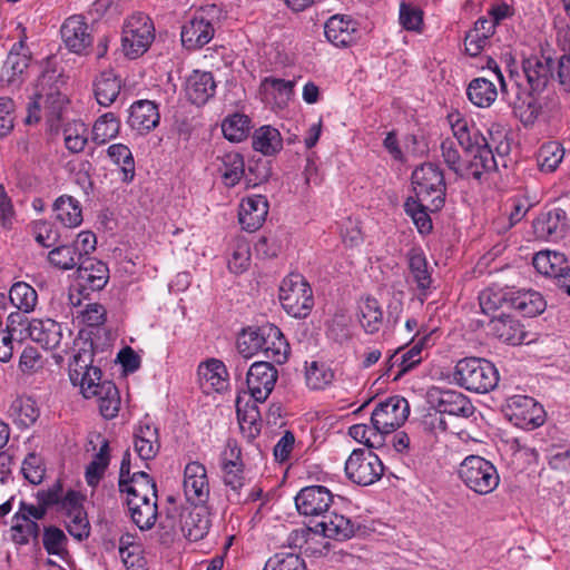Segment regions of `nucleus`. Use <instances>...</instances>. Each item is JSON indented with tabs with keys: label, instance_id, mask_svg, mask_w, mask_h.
I'll list each match as a JSON object with an SVG mask.
<instances>
[{
	"label": "nucleus",
	"instance_id": "40",
	"mask_svg": "<svg viewBox=\"0 0 570 570\" xmlns=\"http://www.w3.org/2000/svg\"><path fill=\"white\" fill-rule=\"evenodd\" d=\"M469 100L480 108L490 107L498 97L495 85L483 77L474 78L466 88Z\"/></svg>",
	"mask_w": 570,
	"mask_h": 570
},
{
	"label": "nucleus",
	"instance_id": "28",
	"mask_svg": "<svg viewBox=\"0 0 570 570\" xmlns=\"http://www.w3.org/2000/svg\"><path fill=\"white\" fill-rule=\"evenodd\" d=\"M214 27L203 16L194 17L181 28V43L187 50H197L214 37Z\"/></svg>",
	"mask_w": 570,
	"mask_h": 570
},
{
	"label": "nucleus",
	"instance_id": "50",
	"mask_svg": "<svg viewBox=\"0 0 570 570\" xmlns=\"http://www.w3.org/2000/svg\"><path fill=\"white\" fill-rule=\"evenodd\" d=\"M360 322L368 334L379 332L383 322V312L377 299L367 297L360 306Z\"/></svg>",
	"mask_w": 570,
	"mask_h": 570
},
{
	"label": "nucleus",
	"instance_id": "4",
	"mask_svg": "<svg viewBox=\"0 0 570 570\" xmlns=\"http://www.w3.org/2000/svg\"><path fill=\"white\" fill-rule=\"evenodd\" d=\"M155 39V27L151 19L136 12L129 16L122 26L121 47L122 52L130 59L142 56Z\"/></svg>",
	"mask_w": 570,
	"mask_h": 570
},
{
	"label": "nucleus",
	"instance_id": "26",
	"mask_svg": "<svg viewBox=\"0 0 570 570\" xmlns=\"http://www.w3.org/2000/svg\"><path fill=\"white\" fill-rule=\"evenodd\" d=\"M488 332L502 342L518 345L522 344L527 333L519 321L502 312L499 316H492L488 324Z\"/></svg>",
	"mask_w": 570,
	"mask_h": 570
},
{
	"label": "nucleus",
	"instance_id": "44",
	"mask_svg": "<svg viewBox=\"0 0 570 570\" xmlns=\"http://www.w3.org/2000/svg\"><path fill=\"white\" fill-rule=\"evenodd\" d=\"M30 53L9 52L2 66L0 81L7 86L20 83L23 71L28 68Z\"/></svg>",
	"mask_w": 570,
	"mask_h": 570
},
{
	"label": "nucleus",
	"instance_id": "17",
	"mask_svg": "<svg viewBox=\"0 0 570 570\" xmlns=\"http://www.w3.org/2000/svg\"><path fill=\"white\" fill-rule=\"evenodd\" d=\"M326 39L337 48H347L360 38L358 23L350 16H332L324 26Z\"/></svg>",
	"mask_w": 570,
	"mask_h": 570
},
{
	"label": "nucleus",
	"instance_id": "6",
	"mask_svg": "<svg viewBox=\"0 0 570 570\" xmlns=\"http://www.w3.org/2000/svg\"><path fill=\"white\" fill-rule=\"evenodd\" d=\"M279 301L286 313L296 318L306 317L314 306L312 288L298 273H292L283 279Z\"/></svg>",
	"mask_w": 570,
	"mask_h": 570
},
{
	"label": "nucleus",
	"instance_id": "54",
	"mask_svg": "<svg viewBox=\"0 0 570 570\" xmlns=\"http://www.w3.org/2000/svg\"><path fill=\"white\" fill-rule=\"evenodd\" d=\"M81 259L77 247L71 245L57 246L48 254L49 263L63 271L72 269L76 266L78 267Z\"/></svg>",
	"mask_w": 570,
	"mask_h": 570
},
{
	"label": "nucleus",
	"instance_id": "13",
	"mask_svg": "<svg viewBox=\"0 0 570 570\" xmlns=\"http://www.w3.org/2000/svg\"><path fill=\"white\" fill-rule=\"evenodd\" d=\"M332 492L323 485L303 488L295 497V505L299 514L322 518L333 503Z\"/></svg>",
	"mask_w": 570,
	"mask_h": 570
},
{
	"label": "nucleus",
	"instance_id": "46",
	"mask_svg": "<svg viewBox=\"0 0 570 570\" xmlns=\"http://www.w3.org/2000/svg\"><path fill=\"white\" fill-rule=\"evenodd\" d=\"M512 291L503 288L488 287L479 295V303L484 315L495 316L494 313L500 308L510 307Z\"/></svg>",
	"mask_w": 570,
	"mask_h": 570
},
{
	"label": "nucleus",
	"instance_id": "30",
	"mask_svg": "<svg viewBox=\"0 0 570 570\" xmlns=\"http://www.w3.org/2000/svg\"><path fill=\"white\" fill-rule=\"evenodd\" d=\"M27 331L30 338L46 350H53L60 345L62 337L61 326L51 318L32 320L28 323Z\"/></svg>",
	"mask_w": 570,
	"mask_h": 570
},
{
	"label": "nucleus",
	"instance_id": "23",
	"mask_svg": "<svg viewBox=\"0 0 570 570\" xmlns=\"http://www.w3.org/2000/svg\"><path fill=\"white\" fill-rule=\"evenodd\" d=\"M268 214V202L262 195L248 196L242 200L238 219L242 227L248 232L257 230Z\"/></svg>",
	"mask_w": 570,
	"mask_h": 570
},
{
	"label": "nucleus",
	"instance_id": "38",
	"mask_svg": "<svg viewBox=\"0 0 570 570\" xmlns=\"http://www.w3.org/2000/svg\"><path fill=\"white\" fill-rule=\"evenodd\" d=\"M448 122L451 126L453 136L463 150H470L474 144L487 140L479 130L470 126L469 121L462 117L459 111H453L448 115Z\"/></svg>",
	"mask_w": 570,
	"mask_h": 570
},
{
	"label": "nucleus",
	"instance_id": "53",
	"mask_svg": "<svg viewBox=\"0 0 570 570\" xmlns=\"http://www.w3.org/2000/svg\"><path fill=\"white\" fill-rule=\"evenodd\" d=\"M108 156L117 165H121L122 181L130 183L135 177V161L130 149L124 144H114L107 149Z\"/></svg>",
	"mask_w": 570,
	"mask_h": 570
},
{
	"label": "nucleus",
	"instance_id": "42",
	"mask_svg": "<svg viewBox=\"0 0 570 570\" xmlns=\"http://www.w3.org/2000/svg\"><path fill=\"white\" fill-rule=\"evenodd\" d=\"M56 219L65 227H77L82 222V212L79 202L68 195L60 196L53 204Z\"/></svg>",
	"mask_w": 570,
	"mask_h": 570
},
{
	"label": "nucleus",
	"instance_id": "58",
	"mask_svg": "<svg viewBox=\"0 0 570 570\" xmlns=\"http://www.w3.org/2000/svg\"><path fill=\"white\" fill-rule=\"evenodd\" d=\"M199 373L216 391L225 389L227 371L222 361L213 358L206 362L204 366H200Z\"/></svg>",
	"mask_w": 570,
	"mask_h": 570
},
{
	"label": "nucleus",
	"instance_id": "1",
	"mask_svg": "<svg viewBox=\"0 0 570 570\" xmlns=\"http://www.w3.org/2000/svg\"><path fill=\"white\" fill-rule=\"evenodd\" d=\"M454 379L465 390L484 394L498 385L499 373L485 358L465 357L456 363Z\"/></svg>",
	"mask_w": 570,
	"mask_h": 570
},
{
	"label": "nucleus",
	"instance_id": "57",
	"mask_svg": "<svg viewBox=\"0 0 570 570\" xmlns=\"http://www.w3.org/2000/svg\"><path fill=\"white\" fill-rule=\"evenodd\" d=\"M264 570H306V564L296 553L277 552L266 561Z\"/></svg>",
	"mask_w": 570,
	"mask_h": 570
},
{
	"label": "nucleus",
	"instance_id": "36",
	"mask_svg": "<svg viewBox=\"0 0 570 570\" xmlns=\"http://www.w3.org/2000/svg\"><path fill=\"white\" fill-rule=\"evenodd\" d=\"M407 261L413 282L420 291L419 299L423 303L426 299V291L432 283L426 258L420 249L412 248L407 253Z\"/></svg>",
	"mask_w": 570,
	"mask_h": 570
},
{
	"label": "nucleus",
	"instance_id": "41",
	"mask_svg": "<svg viewBox=\"0 0 570 570\" xmlns=\"http://www.w3.org/2000/svg\"><path fill=\"white\" fill-rule=\"evenodd\" d=\"M429 335L421 337L413 346L404 352L400 357L397 356L400 351H396L387 361V371H390L395 364L400 366L399 373L395 375L394 381L399 380L403 374L414 368L421 361V352L429 341Z\"/></svg>",
	"mask_w": 570,
	"mask_h": 570
},
{
	"label": "nucleus",
	"instance_id": "11",
	"mask_svg": "<svg viewBox=\"0 0 570 570\" xmlns=\"http://www.w3.org/2000/svg\"><path fill=\"white\" fill-rule=\"evenodd\" d=\"M272 363L255 362L246 372L247 389L255 402H265L274 390L278 372Z\"/></svg>",
	"mask_w": 570,
	"mask_h": 570
},
{
	"label": "nucleus",
	"instance_id": "10",
	"mask_svg": "<svg viewBox=\"0 0 570 570\" xmlns=\"http://www.w3.org/2000/svg\"><path fill=\"white\" fill-rule=\"evenodd\" d=\"M409 414V402L402 396L394 395L375 406L371 415V423L379 431L394 432L404 424Z\"/></svg>",
	"mask_w": 570,
	"mask_h": 570
},
{
	"label": "nucleus",
	"instance_id": "5",
	"mask_svg": "<svg viewBox=\"0 0 570 570\" xmlns=\"http://www.w3.org/2000/svg\"><path fill=\"white\" fill-rule=\"evenodd\" d=\"M53 73H43L37 86L32 100L28 104V115L24 119L27 125L36 124L40 120V109L43 105L51 118H60L63 107L67 102L65 95L60 92L59 86L53 83Z\"/></svg>",
	"mask_w": 570,
	"mask_h": 570
},
{
	"label": "nucleus",
	"instance_id": "24",
	"mask_svg": "<svg viewBox=\"0 0 570 570\" xmlns=\"http://www.w3.org/2000/svg\"><path fill=\"white\" fill-rule=\"evenodd\" d=\"M160 121L157 104L150 100L135 101L129 109L128 125L140 134L155 129Z\"/></svg>",
	"mask_w": 570,
	"mask_h": 570
},
{
	"label": "nucleus",
	"instance_id": "56",
	"mask_svg": "<svg viewBox=\"0 0 570 570\" xmlns=\"http://www.w3.org/2000/svg\"><path fill=\"white\" fill-rule=\"evenodd\" d=\"M458 142L454 139L448 137L442 140L440 145V151L443 163L446 167L455 174L458 178L463 177V159L458 149Z\"/></svg>",
	"mask_w": 570,
	"mask_h": 570
},
{
	"label": "nucleus",
	"instance_id": "8",
	"mask_svg": "<svg viewBox=\"0 0 570 570\" xmlns=\"http://www.w3.org/2000/svg\"><path fill=\"white\" fill-rule=\"evenodd\" d=\"M384 465L372 451L355 449L345 462V473L348 480L362 487L371 485L381 479Z\"/></svg>",
	"mask_w": 570,
	"mask_h": 570
},
{
	"label": "nucleus",
	"instance_id": "43",
	"mask_svg": "<svg viewBox=\"0 0 570 570\" xmlns=\"http://www.w3.org/2000/svg\"><path fill=\"white\" fill-rule=\"evenodd\" d=\"M120 79L114 71L108 70L99 75L95 81V96L99 105L110 106L120 92Z\"/></svg>",
	"mask_w": 570,
	"mask_h": 570
},
{
	"label": "nucleus",
	"instance_id": "48",
	"mask_svg": "<svg viewBox=\"0 0 570 570\" xmlns=\"http://www.w3.org/2000/svg\"><path fill=\"white\" fill-rule=\"evenodd\" d=\"M250 124L248 116L235 112L226 117L222 124L224 137L229 141L239 142L249 135Z\"/></svg>",
	"mask_w": 570,
	"mask_h": 570
},
{
	"label": "nucleus",
	"instance_id": "62",
	"mask_svg": "<svg viewBox=\"0 0 570 570\" xmlns=\"http://www.w3.org/2000/svg\"><path fill=\"white\" fill-rule=\"evenodd\" d=\"M10 411L11 414L16 416V421L24 428L33 424L39 416V411L31 399L16 400L12 403Z\"/></svg>",
	"mask_w": 570,
	"mask_h": 570
},
{
	"label": "nucleus",
	"instance_id": "31",
	"mask_svg": "<svg viewBox=\"0 0 570 570\" xmlns=\"http://www.w3.org/2000/svg\"><path fill=\"white\" fill-rule=\"evenodd\" d=\"M435 407L443 414L465 419L472 416L475 412V407L470 399L463 393L453 390L441 391Z\"/></svg>",
	"mask_w": 570,
	"mask_h": 570
},
{
	"label": "nucleus",
	"instance_id": "16",
	"mask_svg": "<svg viewBox=\"0 0 570 570\" xmlns=\"http://www.w3.org/2000/svg\"><path fill=\"white\" fill-rule=\"evenodd\" d=\"M184 493L194 505L205 504L209 498V483L206 468L197 462H189L184 470Z\"/></svg>",
	"mask_w": 570,
	"mask_h": 570
},
{
	"label": "nucleus",
	"instance_id": "45",
	"mask_svg": "<svg viewBox=\"0 0 570 570\" xmlns=\"http://www.w3.org/2000/svg\"><path fill=\"white\" fill-rule=\"evenodd\" d=\"M253 148L265 156H273L283 148L279 131L271 126H263L253 135Z\"/></svg>",
	"mask_w": 570,
	"mask_h": 570
},
{
	"label": "nucleus",
	"instance_id": "63",
	"mask_svg": "<svg viewBox=\"0 0 570 570\" xmlns=\"http://www.w3.org/2000/svg\"><path fill=\"white\" fill-rule=\"evenodd\" d=\"M67 537L57 527H46L43 530L42 543L49 554L61 556L66 551Z\"/></svg>",
	"mask_w": 570,
	"mask_h": 570
},
{
	"label": "nucleus",
	"instance_id": "12",
	"mask_svg": "<svg viewBox=\"0 0 570 570\" xmlns=\"http://www.w3.org/2000/svg\"><path fill=\"white\" fill-rule=\"evenodd\" d=\"M109 281V268L106 263L95 258L85 257L77 267L78 292L87 297L90 293L105 288Z\"/></svg>",
	"mask_w": 570,
	"mask_h": 570
},
{
	"label": "nucleus",
	"instance_id": "35",
	"mask_svg": "<svg viewBox=\"0 0 570 570\" xmlns=\"http://www.w3.org/2000/svg\"><path fill=\"white\" fill-rule=\"evenodd\" d=\"M130 518L140 530H150L157 520V500L130 499L126 500Z\"/></svg>",
	"mask_w": 570,
	"mask_h": 570
},
{
	"label": "nucleus",
	"instance_id": "34",
	"mask_svg": "<svg viewBox=\"0 0 570 570\" xmlns=\"http://www.w3.org/2000/svg\"><path fill=\"white\" fill-rule=\"evenodd\" d=\"M532 264L542 275L552 277L556 283L559 275H562L570 267L563 253L556 250H542L533 256Z\"/></svg>",
	"mask_w": 570,
	"mask_h": 570
},
{
	"label": "nucleus",
	"instance_id": "18",
	"mask_svg": "<svg viewBox=\"0 0 570 570\" xmlns=\"http://www.w3.org/2000/svg\"><path fill=\"white\" fill-rule=\"evenodd\" d=\"M223 481L227 491V499L233 503L243 502V489L246 480L243 472V463L240 460V450L230 448V459L223 461Z\"/></svg>",
	"mask_w": 570,
	"mask_h": 570
},
{
	"label": "nucleus",
	"instance_id": "14",
	"mask_svg": "<svg viewBox=\"0 0 570 570\" xmlns=\"http://www.w3.org/2000/svg\"><path fill=\"white\" fill-rule=\"evenodd\" d=\"M60 32L66 47L71 52L88 55L94 38L82 16H71L66 19Z\"/></svg>",
	"mask_w": 570,
	"mask_h": 570
},
{
	"label": "nucleus",
	"instance_id": "47",
	"mask_svg": "<svg viewBox=\"0 0 570 570\" xmlns=\"http://www.w3.org/2000/svg\"><path fill=\"white\" fill-rule=\"evenodd\" d=\"M404 209L421 234H429L432 230V220L428 212H434L435 209L432 208L430 202H421L417 198L409 197L405 200Z\"/></svg>",
	"mask_w": 570,
	"mask_h": 570
},
{
	"label": "nucleus",
	"instance_id": "32",
	"mask_svg": "<svg viewBox=\"0 0 570 570\" xmlns=\"http://www.w3.org/2000/svg\"><path fill=\"white\" fill-rule=\"evenodd\" d=\"M135 451L140 459H154L160 450L158 429L149 422H140L135 432Z\"/></svg>",
	"mask_w": 570,
	"mask_h": 570
},
{
	"label": "nucleus",
	"instance_id": "2",
	"mask_svg": "<svg viewBox=\"0 0 570 570\" xmlns=\"http://www.w3.org/2000/svg\"><path fill=\"white\" fill-rule=\"evenodd\" d=\"M414 198L430 202L433 209H440L445 200V178L439 165L425 163L412 173Z\"/></svg>",
	"mask_w": 570,
	"mask_h": 570
},
{
	"label": "nucleus",
	"instance_id": "51",
	"mask_svg": "<svg viewBox=\"0 0 570 570\" xmlns=\"http://www.w3.org/2000/svg\"><path fill=\"white\" fill-rule=\"evenodd\" d=\"M109 442L104 440L98 453L86 468V481L88 485L96 487L101 480L106 469L109 465Z\"/></svg>",
	"mask_w": 570,
	"mask_h": 570
},
{
	"label": "nucleus",
	"instance_id": "25",
	"mask_svg": "<svg viewBox=\"0 0 570 570\" xmlns=\"http://www.w3.org/2000/svg\"><path fill=\"white\" fill-rule=\"evenodd\" d=\"M567 226V213L561 208H554L547 213H542L533 222V229L537 237L547 240H557L562 238Z\"/></svg>",
	"mask_w": 570,
	"mask_h": 570
},
{
	"label": "nucleus",
	"instance_id": "60",
	"mask_svg": "<svg viewBox=\"0 0 570 570\" xmlns=\"http://www.w3.org/2000/svg\"><path fill=\"white\" fill-rule=\"evenodd\" d=\"M238 353L249 358L262 348V326L244 331L237 341Z\"/></svg>",
	"mask_w": 570,
	"mask_h": 570
},
{
	"label": "nucleus",
	"instance_id": "27",
	"mask_svg": "<svg viewBox=\"0 0 570 570\" xmlns=\"http://www.w3.org/2000/svg\"><path fill=\"white\" fill-rule=\"evenodd\" d=\"M215 90L214 76L208 71L194 70L185 82L187 99L197 106L205 105L215 95Z\"/></svg>",
	"mask_w": 570,
	"mask_h": 570
},
{
	"label": "nucleus",
	"instance_id": "49",
	"mask_svg": "<svg viewBox=\"0 0 570 570\" xmlns=\"http://www.w3.org/2000/svg\"><path fill=\"white\" fill-rule=\"evenodd\" d=\"M120 121L114 112L100 116L92 127V140L97 145H104L119 134Z\"/></svg>",
	"mask_w": 570,
	"mask_h": 570
},
{
	"label": "nucleus",
	"instance_id": "61",
	"mask_svg": "<svg viewBox=\"0 0 570 570\" xmlns=\"http://www.w3.org/2000/svg\"><path fill=\"white\" fill-rule=\"evenodd\" d=\"M558 42L564 51L559 60L558 76L562 85L570 86V26L558 31Z\"/></svg>",
	"mask_w": 570,
	"mask_h": 570
},
{
	"label": "nucleus",
	"instance_id": "33",
	"mask_svg": "<svg viewBox=\"0 0 570 570\" xmlns=\"http://www.w3.org/2000/svg\"><path fill=\"white\" fill-rule=\"evenodd\" d=\"M119 491L127 494L126 500L158 499L155 480L144 471L132 473V475L125 481V485L119 488Z\"/></svg>",
	"mask_w": 570,
	"mask_h": 570
},
{
	"label": "nucleus",
	"instance_id": "3",
	"mask_svg": "<svg viewBox=\"0 0 570 570\" xmlns=\"http://www.w3.org/2000/svg\"><path fill=\"white\" fill-rule=\"evenodd\" d=\"M458 473L465 487L481 495L493 492L500 483L497 468L479 455L466 456Z\"/></svg>",
	"mask_w": 570,
	"mask_h": 570
},
{
	"label": "nucleus",
	"instance_id": "7",
	"mask_svg": "<svg viewBox=\"0 0 570 570\" xmlns=\"http://www.w3.org/2000/svg\"><path fill=\"white\" fill-rule=\"evenodd\" d=\"M94 356L92 341H85L69 363L70 381L75 386H80L81 393H91L94 385L102 380L100 367L92 365Z\"/></svg>",
	"mask_w": 570,
	"mask_h": 570
},
{
	"label": "nucleus",
	"instance_id": "29",
	"mask_svg": "<svg viewBox=\"0 0 570 570\" xmlns=\"http://www.w3.org/2000/svg\"><path fill=\"white\" fill-rule=\"evenodd\" d=\"M90 392L91 393H87L85 391L81 394L86 399L97 397L99 402V411L105 419L110 420L118 414L120 396L118 389L111 381H99L94 385Z\"/></svg>",
	"mask_w": 570,
	"mask_h": 570
},
{
	"label": "nucleus",
	"instance_id": "39",
	"mask_svg": "<svg viewBox=\"0 0 570 570\" xmlns=\"http://www.w3.org/2000/svg\"><path fill=\"white\" fill-rule=\"evenodd\" d=\"M216 161L217 171L220 174L224 185L227 187L236 186L245 173L243 156L239 153L232 151L218 156Z\"/></svg>",
	"mask_w": 570,
	"mask_h": 570
},
{
	"label": "nucleus",
	"instance_id": "37",
	"mask_svg": "<svg viewBox=\"0 0 570 570\" xmlns=\"http://www.w3.org/2000/svg\"><path fill=\"white\" fill-rule=\"evenodd\" d=\"M510 307L527 317L540 315L547 308L543 296L535 291L512 292Z\"/></svg>",
	"mask_w": 570,
	"mask_h": 570
},
{
	"label": "nucleus",
	"instance_id": "15",
	"mask_svg": "<svg viewBox=\"0 0 570 570\" xmlns=\"http://www.w3.org/2000/svg\"><path fill=\"white\" fill-rule=\"evenodd\" d=\"M470 150H463L465 159L463 160V177L469 178L470 176L476 180H480L484 173H489L497 168V161L494 158L493 150L487 140L474 144L469 148Z\"/></svg>",
	"mask_w": 570,
	"mask_h": 570
},
{
	"label": "nucleus",
	"instance_id": "19",
	"mask_svg": "<svg viewBox=\"0 0 570 570\" xmlns=\"http://www.w3.org/2000/svg\"><path fill=\"white\" fill-rule=\"evenodd\" d=\"M179 522L184 537L194 542L204 539L210 528L209 513L205 504L184 508Z\"/></svg>",
	"mask_w": 570,
	"mask_h": 570
},
{
	"label": "nucleus",
	"instance_id": "59",
	"mask_svg": "<svg viewBox=\"0 0 570 570\" xmlns=\"http://www.w3.org/2000/svg\"><path fill=\"white\" fill-rule=\"evenodd\" d=\"M306 383L313 390H322L334 380V372L325 364L312 362L306 368Z\"/></svg>",
	"mask_w": 570,
	"mask_h": 570
},
{
	"label": "nucleus",
	"instance_id": "20",
	"mask_svg": "<svg viewBox=\"0 0 570 570\" xmlns=\"http://www.w3.org/2000/svg\"><path fill=\"white\" fill-rule=\"evenodd\" d=\"M308 529L315 534L338 541L351 539L356 531L352 520L335 512L325 513L320 521Z\"/></svg>",
	"mask_w": 570,
	"mask_h": 570
},
{
	"label": "nucleus",
	"instance_id": "9",
	"mask_svg": "<svg viewBox=\"0 0 570 570\" xmlns=\"http://www.w3.org/2000/svg\"><path fill=\"white\" fill-rule=\"evenodd\" d=\"M517 76H519L518 71L509 70V78L513 83L511 87L508 86V92L502 94V96L512 107L515 116L520 118L522 124L532 125L540 115L541 106L533 96L535 91L531 88H522L515 80Z\"/></svg>",
	"mask_w": 570,
	"mask_h": 570
},
{
	"label": "nucleus",
	"instance_id": "52",
	"mask_svg": "<svg viewBox=\"0 0 570 570\" xmlns=\"http://www.w3.org/2000/svg\"><path fill=\"white\" fill-rule=\"evenodd\" d=\"M13 519L16 523L12 525L13 541L18 544H27L30 540L38 542L40 535V527L28 515H20L16 513Z\"/></svg>",
	"mask_w": 570,
	"mask_h": 570
},
{
	"label": "nucleus",
	"instance_id": "64",
	"mask_svg": "<svg viewBox=\"0 0 570 570\" xmlns=\"http://www.w3.org/2000/svg\"><path fill=\"white\" fill-rule=\"evenodd\" d=\"M399 20L404 29L420 31L423 24V11L411 3L401 2Z\"/></svg>",
	"mask_w": 570,
	"mask_h": 570
},
{
	"label": "nucleus",
	"instance_id": "22",
	"mask_svg": "<svg viewBox=\"0 0 570 570\" xmlns=\"http://www.w3.org/2000/svg\"><path fill=\"white\" fill-rule=\"evenodd\" d=\"M268 362L283 364L287 361L289 354V345L281 330L274 324L262 325V348Z\"/></svg>",
	"mask_w": 570,
	"mask_h": 570
},
{
	"label": "nucleus",
	"instance_id": "21",
	"mask_svg": "<svg viewBox=\"0 0 570 570\" xmlns=\"http://www.w3.org/2000/svg\"><path fill=\"white\" fill-rule=\"evenodd\" d=\"M553 60L543 55H531L522 60V70L534 91H542L552 76Z\"/></svg>",
	"mask_w": 570,
	"mask_h": 570
},
{
	"label": "nucleus",
	"instance_id": "55",
	"mask_svg": "<svg viewBox=\"0 0 570 570\" xmlns=\"http://www.w3.org/2000/svg\"><path fill=\"white\" fill-rule=\"evenodd\" d=\"M10 302L24 313L31 312L37 304V292L24 282L12 285L9 292Z\"/></svg>",
	"mask_w": 570,
	"mask_h": 570
}]
</instances>
